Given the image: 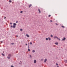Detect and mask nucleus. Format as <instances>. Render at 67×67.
I'll use <instances>...</instances> for the list:
<instances>
[{"label":"nucleus","mask_w":67,"mask_h":67,"mask_svg":"<svg viewBox=\"0 0 67 67\" xmlns=\"http://www.w3.org/2000/svg\"><path fill=\"white\" fill-rule=\"evenodd\" d=\"M30 45H32V43L31 42H30Z\"/></svg>","instance_id":"19"},{"label":"nucleus","mask_w":67,"mask_h":67,"mask_svg":"<svg viewBox=\"0 0 67 67\" xmlns=\"http://www.w3.org/2000/svg\"><path fill=\"white\" fill-rule=\"evenodd\" d=\"M55 44L56 45H58V42L55 43Z\"/></svg>","instance_id":"9"},{"label":"nucleus","mask_w":67,"mask_h":67,"mask_svg":"<svg viewBox=\"0 0 67 67\" xmlns=\"http://www.w3.org/2000/svg\"><path fill=\"white\" fill-rule=\"evenodd\" d=\"M53 37V36L52 35H51V37Z\"/></svg>","instance_id":"23"},{"label":"nucleus","mask_w":67,"mask_h":67,"mask_svg":"<svg viewBox=\"0 0 67 67\" xmlns=\"http://www.w3.org/2000/svg\"><path fill=\"white\" fill-rule=\"evenodd\" d=\"M31 6H32V5L31 4H30L29 5V8H30V7H31Z\"/></svg>","instance_id":"10"},{"label":"nucleus","mask_w":67,"mask_h":67,"mask_svg":"<svg viewBox=\"0 0 67 67\" xmlns=\"http://www.w3.org/2000/svg\"><path fill=\"white\" fill-rule=\"evenodd\" d=\"M23 13V12L22 11H21L20 12L21 13Z\"/></svg>","instance_id":"18"},{"label":"nucleus","mask_w":67,"mask_h":67,"mask_svg":"<svg viewBox=\"0 0 67 67\" xmlns=\"http://www.w3.org/2000/svg\"><path fill=\"white\" fill-rule=\"evenodd\" d=\"M16 37H18V35L16 36Z\"/></svg>","instance_id":"33"},{"label":"nucleus","mask_w":67,"mask_h":67,"mask_svg":"<svg viewBox=\"0 0 67 67\" xmlns=\"http://www.w3.org/2000/svg\"><path fill=\"white\" fill-rule=\"evenodd\" d=\"M20 31H23V30H22V29H20Z\"/></svg>","instance_id":"14"},{"label":"nucleus","mask_w":67,"mask_h":67,"mask_svg":"<svg viewBox=\"0 0 67 67\" xmlns=\"http://www.w3.org/2000/svg\"><path fill=\"white\" fill-rule=\"evenodd\" d=\"M26 36H27V37H30V36H29V35L27 34L26 35Z\"/></svg>","instance_id":"3"},{"label":"nucleus","mask_w":67,"mask_h":67,"mask_svg":"<svg viewBox=\"0 0 67 67\" xmlns=\"http://www.w3.org/2000/svg\"><path fill=\"white\" fill-rule=\"evenodd\" d=\"M12 2V1H11V0H9V2Z\"/></svg>","instance_id":"13"},{"label":"nucleus","mask_w":67,"mask_h":67,"mask_svg":"<svg viewBox=\"0 0 67 67\" xmlns=\"http://www.w3.org/2000/svg\"><path fill=\"white\" fill-rule=\"evenodd\" d=\"M65 40H66V38H64L62 40H63V41H65Z\"/></svg>","instance_id":"5"},{"label":"nucleus","mask_w":67,"mask_h":67,"mask_svg":"<svg viewBox=\"0 0 67 67\" xmlns=\"http://www.w3.org/2000/svg\"><path fill=\"white\" fill-rule=\"evenodd\" d=\"M65 63H67V60H65Z\"/></svg>","instance_id":"15"},{"label":"nucleus","mask_w":67,"mask_h":67,"mask_svg":"<svg viewBox=\"0 0 67 67\" xmlns=\"http://www.w3.org/2000/svg\"><path fill=\"white\" fill-rule=\"evenodd\" d=\"M6 18V17H5L4 18V19H5V18Z\"/></svg>","instance_id":"30"},{"label":"nucleus","mask_w":67,"mask_h":67,"mask_svg":"<svg viewBox=\"0 0 67 67\" xmlns=\"http://www.w3.org/2000/svg\"><path fill=\"white\" fill-rule=\"evenodd\" d=\"M46 61H47V59H46L44 60V63H46Z\"/></svg>","instance_id":"4"},{"label":"nucleus","mask_w":67,"mask_h":67,"mask_svg":"<svg viewBox=\"0 0 67 67\" xmlns=\"http://www.w3.org/2000/svg\"><path fill=\"white\" fill-rule=\"evenodd\" d=\"M13 28H15V26L13 25Z\"/></svg>","instance_id":"12"},{"label":"nucleus","mask_w":67,"mask_h":67,"mask_svg":"<svg viewBox=\"0 0 67 67\" xmlns=\"http://www.w3.org/2000/svg\"><path fill=\"white\" fill-rule=\"evenodd\" d=\"M50 21L51 22H53V21H52V20H50Z\"/></svg>","instance_id":"28"},{"label":"nucleus","mask_w":67,"mask_h":67,"mask_svg":"<svg viewBox=\"0 0 67 67\" xmlns=\"http://www.w3.org/2000/svg\"><path fill=\"white\" fill-rule=\"evenodd\" d=\"M38 11L39 13H41V10H40V9H38Z\"/></svg>","instance_id":"8"},{"label":"nucleus","mask_w":67,"mask_h":67,"mask_svg":"<svg viewBox=\"0 0 67 67\" xmlns=\"http://www.w3.org/2000/svg\"><path fill=\"white\" fill-rule=\"evenodd\" d=\"M1 43H2V41H1Z\"/></svg>","instance_id":"36"},{"label":"nucleus","mask_w":67,"mask_h":67,"mask_svg":"<svg viewBox=\"0 0 67 67\" xmlns=\"http://www.w3.org/2000/svg\"><path fill=\"white\" fill-rule=\"evenodd\" d=\"M26 45H27V44H26Z\"/></svg>","instance_id":"37"},{"label":"nucleus","mask_w":67,"mask_h":67,"mask_svg":"<svg viewBox=\"0 0 67 67\" xmlns=\"http://www.w3.org/2000/svg\"><path fill=\"white\" fill-rule=\"evenodd\" d=\"M2 55H3V56H4V54H2Z\"/></svg>","instance_id":"24"},{"label":"nucleus","mask_w":67,"mask_h":67,"mask_svg":"<svg viewBox=\"0 0 67 67\" xmlns=\"http://www.w3.org/2000/svg\"><path fill=\"white\" fill-rule=\"evenodd\" d=\"M36 63V60H34V63Z\"/></svg>","instance_id":"6"},{"label":"nucleus","mask_w":67,"mask_h":67,"mask_svg":"<svg viewBox=\"0 0 67 67\" xmlns=\"http://www.w3.org/2000/svg\"><path fill=\"white\" fill-rule=\"evenodd\" d=\"M11 67H14V66H13L12 65V66H11Z\"/></svg>","instance_id":"34"},{"label":"nucleus","mask_w":67,"mask_h":67,"mask_svg":"<svg viewBox=\"0 0 67 67\" xmlns=\"http://www.w3.org/2000/svg\"><path fill=\"white\" fill-rule=\"evenodd\" d=\"M56 65H57V66H58V64H57V63H56Z\"/></svg>","instance_id":"21"},{"label":"nucleus","mask_w":67,"mask_h":67,"mask_svg":"<svg viewBox=\"0 0 67 67\" xmlns=\"http://www.w3.org/2000/svg\"><path fill=\"white\" fill-rule=\"evenodd\" d=\"M10 24H11V25L12 24V23H10Z\"/></svg>","instance_id":"27"},{"label":"nucleus","mask_w":67,"mask_h":67,"mask_svg":"<svg viewBox=\"0 0 67 67\" xmlns=\"http://www.w3.org/2000/svg\"><path fill=\"white\" fill-rule=\"evenodd\" d=\"M13 25H14L15 26V25L16 26V23H14L13 24Z\"/></svg>","instance_id":"7"},{"label":"nucleus","mask_w":67,"mask_h":67,"mask_svg":"<svg viewBox=\"0 0 67 67\" xmlns=\"http://www.w3.org/2000/svg\"><path fill=\"white\" fill-rule=\"evenodd\" d=\"M18 23V21H16V23Z\"/></svg>","instance_id":"32"},{"label":"nucleus","mask_w":67,"mask_h":67,"mask_svg":"<svg viewBox=\"0 0 67 67\" xmlns=\"http://www.w3.org/2000/svg\"><path fill=\"white\" fill-rule=\"evenodd\" d=\"M57 67H59V66H57Z\"/></svg>","instance_id":"38"},{"label":"nucleus","mask_w":67,"mask_h":67,"mask_svg":"<svg viewBox=\"0 0 67 67\" xmlns=\"http://www.w3.org/2000/svg\"><path fill=\"white\" fill-rule=\"evenodd\" d=\"M62 27H63V28H64L65 27H64L63 26H62Z\"/></svg>","instance_id":"11"},{"label":"nucleus","mask_w":67,"mask_h":67,"mask_svg":"<svg viewBox=\"0 0 67 67\" xmlns=\"http://www.w3.org/2000/svg\"><path fill=\"white\" fill-rule=\"evenodd\" d=\"M11 44H12V45L14 44V43H11Z\"/></svg>","instance_id":"35"},{"label":"nucleus","mask_w":67,"mask_h":67,"mask_svg":"<svg viewBox=\"0 0 67 67\" xmlns=\"http://www.w3.org/2000/svg\"><path fill=\"white\" fill-rule=\"evenodd\" d=\"M28 51H30V49H28Z\"/></svg>","instance_id":"25"},{"label":"nucleus","mask_w":67,"mask_h":67,"mask_svg":"<svg viewBox=\"0 0 67 67\" xmlns=\"http://www.w3.org/2000/svg\"><path fill=\"white\" fill-rule=\"evenodd\" d=\"M54 38H57V39H58V40H59V41H60V39L59 38H58V37H57V36H55L54 37H53Z\"/></svg>","instance_id":"1"},{"label":"nucleus","mask_w":67,"mask_h":67,"mask_svg":"<svg viewBox=\"0 0 67 67\" xmlns=\"http://www.w3.org/2000/svg\"><path fill=\"white\" fill-rule=\"evenodd\" d=\"M46 40H47H47H48V38H46Z\"/></svg>","instance_id":"20"},{"label":"nucleus","mask_w":67,"mask_h":67,"mask_svg":"<svg viewBox=\"0 0 67 67\" xmlns=\"http://www.w3.org/2000/svg\"><path fill=\"white\" fill-rule=\"evenodd\" d=\"M51 16V15H48V17H50V16Z\"/></svg>","instance_id":"22"},{"label":"nucleus","mask_w":67,"mask_h":67,"mask_svg":"<svg viewBox=\"0 0 67 67\" xmlns=\"http://www.w3.org/2000/svg\"><path fill=\"white\" fill-rule=\"evenodd\" d=\"M30 57H31V58L32 57V56H31V55H30Z\"/></svg>","instance_id":"26"},{"label":"nucleus","mask_w":67,"mask_h":67,"mask_svg":"<svg viewBox=\"0 0 67 67\" xmlns=\"http://www.w3.org/2000/svg\"><path fill=\"white\" fill-rule=\"evenodd\" d=\"M8 57H7V58L8 59H10V57H11V55L9 54L8 55Z\"/></svg>","instance_id":"2"},{"label":"nucleus","mask_w":67,"mask_h":67,"mask_svg":"<svg viewBox=\"0 0 67 67\" xmlns=\"http://www.w3.org/2000/svg\"><path fill=\"white\" fill-rule=\"evenodd\" d=\"M11 27H13V26H12V25H11Z\"/></svg>","instance_id":"29"},{"label":"nucleus","mask_w":67,"mask_h":67,"mask_svg":"<svg viewBox=\"0 0 67 67\" xmlns=\"http://www.w3.org/2000/svg\"><path fill=\"white\" fill-rule=\"evenodd\" d=\"M32 52H33V53H34V52H35V51H34V50H33V51H32Z\"/></svg>","instance_id":"17"},{"label":"nucleus","mask_w":67,"mask_h":67,"mask_svg":"<svg viewBox=\"0 0 67 67\" xmlns=\"http://www.w3.org/2000/svg\"><path fill=\"white\" fill-rule=\"evenodd\" d=\"M55 24L56 25H58V24H57V23H55Z\"/></svg>","instance_id":"31"},{"label":"nucleus","mask_w":67,"mask_h":67,"mask_svg":"<svg viewBox=\"0 0 67 67\" xmlns=\"http://www.w3.org/2000/svg\"><path fill=\"white\" fill-rule=\"evenodd\" d=\"M48 39H49V40H51V38L49 37L48 38Z\"/></svg>","instance_id":"16"}]
</instances>
